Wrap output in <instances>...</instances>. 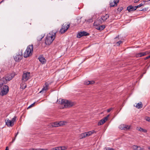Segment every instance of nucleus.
<instances>
[{"instance_id":"f257e3e1","label":"nucleus","mask_w":150,"mask_h":150,"mask_svg":"<svg viewBox=\"0 0 150 150\" xmlns=\"http://www.w3.org/2000/svg\"><path fill=\"white\" fill-rule=\"evenodd\" d=\"M57 103L59 104H61L64 105L65 108L71 107L74 105L73 102L69 101L67 100L60 98L57 100Z\"/></svg>"},{"instance_id":"f03ea898","label":"nucleus","mask_w":150,"mask_h":150,"mask_svg":"<svg viewBox=\"0 0 150 150\" xmlns=\"http://www.w3.org/2000/svg\"><path fill=\"white\" fill-rule=\"evenodd\" d=\"M56 33H51L47 34L45 41V44L50 45L52 42L55 38Z\"/></svg>"},{"instance_id":"7ed1b4c3","label":"nucleus","mask_w":150,"mask_h":150,"mask_svg":"<svg viewBox=\"0 0 150 150\" xmlns=\"http://www.w3.org/2000/svg\"><path fill=\"white\" fill-rule=\"evenodd\" d=\"M33 45L28 46L23 54L24 57L25 58H27L31 55L33 54Z\"/></svg>"},{"instance_id":"20e7f679","label":"nucleus","mask_w":150,"mask_h":150,"mask_svg":"<svg viewBox=\"0 0 150 150\" xmlns=\"http://www.w3.org/2000/svg\"><path fill=\"white\" fill-rule=\"evenodd\" d=\"M0 88V95L1 96L6 95L9 91V87L6 85H4Z\"/></svg>"},{"instance_id":"39448f33","label":"nucleus","mask_w":150,"mask_h":150,"mask_svg":"<svg viewBox=\"0 0 150 150\" xmlns=\"http://www.w3.org/2000/svg\"><path fill=\"white\" fill-rule=\"evenodd\" d=\"M23 57V51L22 50H19L18 54L16 55L14 57V59L16 61L19 62L21 60Z\"/></svg>"},{"instance_id":"423d86ee","label":"nucleus","mask_w":150,"mask_h":150,"mask_svg":"<svg viewBox=\"0 0 150 150\" xmlns=\"http://www.w3.org/2000/svg\"><path fill=\"white\" fill-rule=\"evenodd\" d=\"M70 25V24H67L64 23L62 25V28L60 30V32L61 34L64 33L69 28Z\"/></svg>"},{"instance_id":"0eeeda50","label":"nucleus","mask_w":150,"mask_h":150,"mask_svg":"<svg viewBox=\"0 0 150 150\" xmlns=\"http://www.w3.org/2000/svg\"><path fill=\"white\" fill-rule=\"evenodd\" d=\"M14 76L13 74H7L3 77V79L4 81H6V83L8 81H10L13 78Z\"/></svg>"},{"instance_id":"6e6552de","label":"nucleus","mask_w":150,"mask_h":150,"mask_svg":"<svg viewBox=\"0 0 150 150\" xmlns=\"http://www.w3.org/2000/svg\"><path fill=\"white\" fill-rule=\"evenodd\" d=\"M30 76V73L29 72L24 73L23 75L22 80L23 81H26L29 79Z\"/></svg>"},{"instance_id":"1a4fd4ad","label":"nucleus","mask_w":150,"mask_h":150,"mask_svg":"<svg viewBox=\"0 0 150 150\" xmlns=\"http://www.w3.org/2000/svg\"><path fill=\"white\" fill-rule=\"evenodd\" d=\"M89 35V34L86 32L83 31L78 33L77 35V37L80 38L83 36H87Z\"/></svg>"},{"instance_id":"9d476101","label":"nucleus","mask_w":150,"mask_h":150,"mask_svg":"<svg viewBox=\"0 0 150 150\" xmlns=\"http://www.w3.org/2000/svg\"><path fill=\"white\" fill-rule=\"evenodd\" d=\"M119 1V0H111L110 2V6L114 7L117 6V4Z\"/></svg>"},{"instance_id":"9b49d317","label":"nucleus","mask_w":150,"mask_h":150,"mask_svg":"<svg viewBox=\"0 0 150 150\" xmlns=\"http://www.w3.org/2000/svg\"><path fill=\"white\" fill-rule=\"evenodd\" d=\"M100 18H98L93 23V25L96 27L100 25V24H101L103 22L101 21Z\"/></svg>"},{"instance_id":"f8f14e48","label":"nucleus","mask_w":150,"mask_h":150,"mask_svg":"<svg viewBox=\"0 0 150 150\" xmlns=\"http://www.w3.org/2000/svg\"><path fill=\"white\" fill-rule=\"evenodd\" d=\"M38 59L42 64H45L46 62V60L42 55H40L38 57Z\"/></svg>"},{"instance_id":"ddd939ff","label":"nucleus","mask_w":150,"mask_h":150,"mask_svg":"<svg viewBox=\"0 0 150 150\" xmlns=\"http://www.w3.org/2000/svg\"><path fill=\"white\" fill-rule=\"evenodd\" d=\"M6 125L8 127H12L14 125V123L12 122L11 120L8 119H6L5 120Z\"/></svg>"},{"instance_id":"4468645a","label":"nucleus","mask_w":150,"mask_h":150,"mask_svg":"<svg viewBox=\"0 0 150 150\" xmlns=\"http://www.w3.org/2000/svg\"><path fill=\"white\" fill-rule=\"evenodd\" d=\"M119 128L121 129L127 130L129 129L130 126L126 125H120V126Z\"/></svg>"},{"instance_id":"2eb2a0df","label":"nucleus","mask_w":150,"mask_h":150,"mask_svg":"<svg viewBox=\"0 0 150 150\" xmlns=\"http://www.w3.org/2000/svg\"><path fill=\"white\" fill-rule=\"evenodd\" d=\"M49 86V84L47 82L45 83V85L43 86V87L42 88V90L40 92V93H41L44 91H46L48 89V87Z\"/></svg>"},{"instance_id":"dca6fc26","label":"nucleus","mask_w":150,"mask_h":150,"mask_svg":"<svg viewBox=\"0 0 150 150\" xmlns=\"http://www.w3.org/2000/svg\"><path fill=\"white\" fill-rule=\"evenodd\" d=\"M136 6H132V5L128 6L127 8V10L129 12L133 11L136 10Z\"/></svg>"},{"instance_id":"f3484780","label":"nucleus","mask_w":150,"mask_h":150,"mask_svg":"<svg viewBox=\"0 0 150 150\" xmlns=\"http://www.w3.org/2000/svg\"><path fill=\"white\" fill-rule=\"evenodd\" d=\"M109 17L108 14H105V15H103L101 17L100 19L103 22L105 21Z\"/></svg>"},{"instance_id":"a211bd4d","label":"nucleus","mask_w":150,"mask_h":150,"mask_svg":"<svg viewBox=\"0 0 150 150\" xmlns=\"http://www.w3.org/2000/svg\"><path fill=\"white\" fill-rule=\"evenodd\" d=\"M146 54V52H140L137 53L136 56L137 57H139L145 55Z\"/></svg>"},{"instance_id":"6ab92c4d","label":"nucleus","mask_w":150,"mask_h":150,"mask_svg":"<svg viewBox=\"0 0 150 150\" xmlns=\"http://www.w3.org/2000/svg\"><path fill=\"white\" fill-rule=\"evenodd\" d=\"M105 26L104 25H99L97 27H96V28L98 30H101L104 29L105 28Z\"/></svg>"},{"instance_id":"aec40b11","label":"nucleus","mask_w":150,"mask_h":150,"mask_svg":"<svg viewBox=\"0 0 150 150\" xmlns=\"http://www.w3.org/2000/svg\"><path fill=\"white\" fill-rule=\"evenodd\" d=\"M6 83V81L3 79V78L0 77V88L3 86V84Z\"/></svg>"},{"instance_id":"412c9836","label":"nucleus","mask_w":150,"mask_h":150,"mask_svg":"<svg viewBox=\"0 0 150 150\" xmlns=\"http://www.w3.org/2000/svg\"><path fill=\"white\" fill-rule=\"evenodd\" d=\"M88 136V134L86 133V132L82 133L80 134V139H83L84 138Z\"/></svg>"},{"instance_id":"4be33fe9","label":"nucleus","mask_w":150,"mask_h":150,"mask_svg":"<svg viewBox=\"0 0 150 150\" xmlns=\"http://www.w3.org/2000/svg\"><path fill=\"white\" fill-rule=\"evenodd\" d=\"M95 83V81H86L85 82V84L86 85H88L89 84H93Z\"/></svg>"},{"instance_id":"5701e85b","label":"nucleus","mask_w":150,"mask_h":150,"mask_svg":"<svg viewBox=\"0 0 150 150\" xmlns=\"http://www.w3.org/2000/svg\"><path fill=\"white\" fill-rule=\"evenodd\" d=\"M135 107L138 108L140 109L142 108V104L141 102H140L139 103L136 104Z\"/></svg>"},{"instance_id":"b1692460","label":"nucleus","mask_w":150,"mask_h":150,"mask_svg":"<svg viewBox=\"0 0 150 150\" xmlns=\"http://www.w3.org/2000/svg\"><path fill=\"white\" fill-rule=\"evenodd\" d=\"M45 35L42 34L38 36L37 38V40L38 41H40L41 40L42 38L44 37Z\"/></svg>"},{"instance_id":"393cba45","label":"nucleus","mask_w":150,"mask_h":150,"mask_svg":"<svg viewBox=\"0 0 150 150\" xmlns=\"http://www.w3.org/2000/svg\"><path fill=\"white\" fill-rule=\"evenodd\" d=\"M105 123V121H104V120H103V119H102L101 120H100L98 122V125H100L103 124Z\"/></svg>"},{"instance_id":"a878e982","label":"nucleus","mask_w":150,"mask_h":150,"mask_svg":"<svg viewBox=\"0 0 150 150\" xmlns=\"http://www.w3.org/2000/svg\"><path fill=\"white\" fill-rule=\"evenodd\" d=\"M66 123V122L65 121H60L59 122H58L59 126L64 125Z\"/></svg>"},{"instance_id":"bb28decb","label":"nucleus","mask_w":150,"mask_h":150,"mask_svg":"<svg viewBox=\"0 0 150 150\" xmlns=\"http://www.w3.org/2000/svg\"><path fill=\"white\" fill-rule=\"evenodd\" d=\"M52 126L53 127H59V125H58V122H56L54 123H53L52 125Z\"/></svg>"},{"instance_id":"cd10ccee","label":"nucleus","mask_w":150,"mask_h":150,"mask_svg":"<svg viewBox=\"0 0 150 150\" xmlns=\"http://www.w3.org/2000/svg\"><path fill=\"white\" fill-rule=\"evenodd\" d=\"M138 130L144 133H146L147 132L146 130L144 129L141 127H139L138 129Z\"/></svg>"},{"instance_id":"c85d7f7f","label":"nucleus","mask_w":150,"mask_h":150,"mask_svg":"<svg viewBox=\"0 0 150 150\" xmlns=\"http://www.w3.org/2000/svg\"><path fill=\"white\" fill-rule=\"evenodd\" d=\"M94 132V131L93 130V131H90L88 132H86V133L88 134V136H90L91 135H92L93 133Z\"/></svg>"},{"instance_id":"c756f323","label":"nucleus","mask_w":150,"mask_h":150,"mask_svg":"<svg viewBox=\"0 0 150 150\" xmlns=\"http://www.w3.org/2000/svg\"><path fill=\"white\" fill-rule=\"evenodd\" d=\"M16 117H17L15 116L12 119V120H11L12 123H14V122L16 121Z\"/></svg>"},{"instance_id":"7c9ffc66","label":"nucleus","mask_w":150,"mask_h":150,"mask_svg":"<svg viewBox=\"0 0 150 150\" xmlns=\"http://www.w3.org/2000/svg\"><path fill=\"white\" fill-rule=\"evenodd\" d=\"M109 116V115H108L107 116L104 117L103 119V120H104L105 122L107 120Z\"/></svg>"},{"instance_id":"2f4dec72","label":"nucleus","mask_w":150,"mask_h":150,"mask_svg":"<svg viewBox=\"0 0 150 150\" xmlns=\"http://www.w3.org/2000/svg\"><path fill=\"white\" fill-rule=\"evenodd\" d=\"M132 148L134 150H137V146L136 145H133L132 146Z\"/></svg>"},{"instance_id":"473e14b6","label":"nucleus","mask_w":150,"mask_h":150,"mask_svg":"<svg viewBox=\"0 0 150 150\" xmlns=\"http://www.w3.org/2000/svg\"><path fill=\"white\" fill-rule=\"evenodd\" d=\"M123 9V8L122 7H120L118 8L117 10L119 12H120Z\"/></svg>"},{"instance_id":"72a5a7b5","label":"nucleus","mask_w":150,"mask_h":150,"mask_svg":"<svg viewBox=\"0 0 150 150\" xmlns=\"http://www.w3.org/2000/svg\"><path fill=\"white\" fill-rule=\"evenodd\" d=\"M59 148H60V150H65L66 149V148L65 146H60L59 147Z\"/></svg>"},{"instance_id":"f704fd0d","label":"nucleus","mask_w":150,"mask_h":150,"mask_svg":"<svg viewBox=\"0 0 150 150\" xmlns=\"http://www.w3.org/2000/svg\"><path fill=\"white\" fill-rule=\"evenodd\" d=\"M60 148L59 147L52 149L51 150H60Z\"/></svg>"},{"instance_id":"c9c22d12","label":"nucleus","mask_w":150,"mask_h":150,"mask_svg":"<svg viewBox=\"0 0 150 150\" xmlns=\"http://www.w3.org/2000/svg\"><path fill=\"white\" fill-rule=\"evenodd\" d=\"M137 150H144V149L143 148H142L140 146H137Z\"/></svg>"},{"instance_id":"e433bc0d","label":"nucleus","mask_w":150,"mask_h":150,"mask_svg":"<svg viewBox=\"0 0 150 150\" xmlns=\"http://www.w3.org/2000/svg\"><path fill=\"white\" fill-rule=\"evenodd\" d=\"M148 8H143L142 9L139 10V11H147L148 10Z\"/></svg>"},{"instance_id":"4c0bfd02","label":"nucleus","mask_w":150,"mask_h":150,"mask_svg":"<svg viewBox=\"0 0 150 150\" xmlns=\"http://www.w3.org/2000/svg\"><path fill=\"white\" fill-rule=\"evenodd\" d=\"M144 4H142V3H141V4H139V5H138V6H136V8H138L140 7H141V6H144Z\"/></svg>"},{"instance_id":"58836bf2","label":"nucleus","mask_w":150,"mask_h":150,"mask_svg":"<svg viewBox=\"0 0 150 150\" xmlns=\"http://www.w3.org/2000/svg\"><path fill=\"white\" fill-rule=\"evenodd\" d=\"M146 121L150 122V117H146Z\"/></svg>"},{"instance_id":"ea45409f","label":"nucleus","mask_w":150,"mask_h":150,"mask_svg":"<svg viewBox=\"0 0 150 150\" xmlns=\"http://www.w3.org/2000/svg\"><path fill=\"white\" fill-rule=\"evenodd\" d=\"M122 42L120 40L118 42H117V44H118L117 45H120V44H121L122 43Z\"/></svg>"},{"instance_id":"a19ab883","label":"nucleus","mask_w":150,"mask_h":150,"mask_svg":"<svg viewBox=\"0 0 150 150\" xmlns=\"http://www.w3.org/2000/svg\"><path fill=\"white\" fill-rule=\"evenodd\" d=\"M106 150H114L112 148L108 147L106 148Z\"/></svg>"},{"instance_id":"79ce46f5","label":"nucleus","mask_w":150,"mask_h":150,"mask_svg":"<svg viewBox=\"0 0 150 150\" xmlns=\"http://www.w3.org/2000/svg\"><path fill=\"white\" fill-rule=\"evenodd\" d=\"M35 104V103H33L31 105H30L28 108H30L31 107H33V105H34Z\"/></svg>"},{"instance_id":"37998d69","label":"nucleus","mask_w":150,"mask_h":150,"mask_svg":"<svg viewBox=\"0 0 150 150\" xmlns=\"http://www.w3.org/2000/svg\"><path fill=\"white\" fill-rule=\"evenodd\" d=\"M113 108H110L107 110V112H110L112 110Z\"/></svg>"},{"instance_id":"c03bdc74","label":"nucleus","mask_w":150,"mask_h":150,"mask_svg":"<svg viewBox=\"0 0 150 150\" xmlns=\"http://www.w3.org/2000/svg\"><path fill=\"white\" fill-rule=\"evenodd\" d=\"M150 58V55L149 56L145 57L144 58V60H146L147 59H149Z\"/></svg>"},{"instance_id":"a18cd8bd","label":"nucleus","mask_w":150,"mask_h":150,"mask_svg":"<svg viewBox=\"0 0 150 150\" xmlns=\"http://www.w3.org/2000/svg\"><path fill=\"white\" fill-rule=\"evenodd\" d=\"M29 150H39V149L32 148L29 149Z\"/></svg>"},{"instance_id":"49530a36","label":"nucleus","mask_w":150,"mask_h":150,"mask_svg":"<svg viewBox=\"0 0 150 150\" xmlns=\"http://www.w3.org/2000/svg\"><path fill=\"white\" fill-rule=\"evenodd\" d=\"M16 139V138H14V139H12V141L10 143H13V142H14L15 141V140Z\"/></svg>"},{"instance_id":"de8ad7c7","label":"nucleus","mask_w":150,"mask_h":150,"mask_svg":"<svg viewBox=\"0 0 150 150\" xmlns=\"http://www.w3.org/2000/svg\"><path fill=\"white\" fill-rule=\"evenodd\" d=\"M140 0H134V3H137Z\"/></svg>"},{"instance_id":"09e8293b","label":"nucleus","mask_w":150,"mask_h":150,"mask_svg":"<svg viewBox=\"0 0 150 150\" xmlns=\"http://www.w3.org/2000/svg\"><path fill=\"white\" fill-rule=\"evenodd\" d=\"M39 150H48L47 149H39Z\"/></svg>"},{"instance_id":"8fccbe9b","label":"nucleus","mask_w":150,"mask_h":150,"mask_svg":"<svg viewBox=\"0 0 150 150\" xmlns=\"http://www.w3.org/2000/svg\"><path fill=\"white\" fill-rule=\"evenodd\" d=\"M5 150H9V149L8 146L6 147Z\"/></svg>"},{"instance_id":"3c124183","label":"nucleus","mask_w":150,"mask_h":150,"mask_svg":"<svg viewBox=\"0 0 150 150\" xmlns=\"http://www.w3.org/2000/svg\"><path fill=\"white\" fill-rule=\"evenodd\" d=\"M118 37H119V35L117 36L116 37V38H118Z\"/></svg>"},{"instance_id":"603ef678","label":"nucleus","mask_w":150,"mask_h":150,"mask_svg":"<svg viewBox=\"0 0 150 150\" xmlns=\"http://www.w3.org/2000/svg\"><path fill=\"white\" fill-rule=\"evenodd\" d=\"M17 135V134H16L15 136V138H16V137Z\"/></svg>"},{"instance_id":"864d4df0","label":"nucleus","mask_w":150,"mask_h":150,"mask_svg":"<svg viewBox=\"0 0 150 150\" xmlns=\"http://www.w3.org/2000/svg\"><path fill=\"white\" fill-rule=\"evenodd\" d=\"M148 148L150 150V146L148 147Z\"/></svg>"},{"instance_id":"5fc2aeb1","label":"nucleus","mask_w":150,"mask_h":150,"mask_svg":"<svg viewBox=\"0 0 150 150\" xmlns=\"http://www.w3.org/2000/svg\"><path fill=\"white\" fill-rule=\"evenodd\" d=\"M4 0H2L1 1V2L2 3L4 1Z\"/></svg>"},{"instance_id":"6e6d98bb","label":"nucleus","mask_w":150,"mask_h":150,"mask_svg":"<svg viewBox=\"0 0 150 150\" xmlns=\"http://www.w3.org/2000/svg\"><path fill=\"white\" fill-rule=\"evenodd\" d=\"M18 132H17V133L16 134H17V135H18Z\"/></svg>"},{"instance_id":"4d7b16f0","label":"nucleus","mask_w":150,"mask_h":150,"mask_svg":"<svg viewBox=\"0 0 150 150\" xmlns=\"http://www.w3.org/2000/svg\"><path fill=\"white\" fill-rule=\"evenodd\" d=\"M26 87V86H25V87L24 88H25Z\"/></svg>"},{"instance_id":"13d9d810","label":"nucleus","mask_w":150,"mask_h":150,"mask_svg":"<svg viewBox=\"0 0 150 150\" xmlns=\"http://www.w3.org/2000/svg\"><path fill=\"white\" fill-rule=\"evenodd\" d=\"M1 1L0 2V4H1Z\"/></svg>"},{"instance_id":"bf43d9fd","label":"nucleus","mask_w":150,"mask_h":150,"mask_svg":"<svg viewBox=\"0 0 150 150\" xmlns=\"http://www.w3.org/2000/svg\"><path fill=\"white\" fill-rule=\"evenodd\" d=\"M149 1H150V0H149Z\"/></svg>"}]
</instances>
